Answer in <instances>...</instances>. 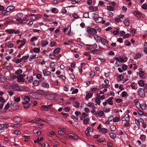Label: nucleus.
I'll return each instance as SVG.
<instances>
[{"label":"nucleus","instance_id":"obj_28","mask_svg":"<svg viewBox=\"0 0 147 147\" xmlns=\"http://www.w3.org/2000/svg\"><path fill=\"white\" fill-rule=\"evenodd\" d=\"M7 13L6 9L3 10L2 11L0 15L2 17H4L7 14Z\"/></svg>","mask_w":147,"mask_h":147},{"label":"nucleus","instance_id":"obj_47","mask_svg":"<svg viewBox=\"0 0 147 147\" xmlns=\"http://www.w3.org/2000/svg\"><path fill=\"white\" fill-rule=\"evenodd\" d=\"M39 82L38 80H35L33 82V84L34 86H37L39 84Z\"/></svg>","mask_w":147,"mask_h":147},{"label":"nucleus","instance_id":"obj_20","mask_svg":"<svg viewBox=\"0 0 147 147\" xmlns=\"http://www.w3.org/2000/svg\"><path fill=\"white\" fill-rule=\"evenodd\" d=\"M26 42V40L25 39H21V44L20 46L19 47V48H21L24 45H25Z\"/></svg>","mask_w":147,"mask_h":147},{"label":"nucleus","instance_id":"obj_57","mask_svg":"<svg viewBox=\"0 0 147 147\" xmlns=\"http://www.w3.org/2000/svg\"><path fill=\"white\" fill-rule=\"evenodd\" d=\"M94 106V103L92 102H89L88 104V107H92Z\"/></svg>","mask_w":147,"mask_h":147},{"label":"nucleus","instance_id":"obj_5","mask_svg":"<svg viewBox=\"0 0 147 147\" xmlns=\"http://www.w3.org/2000/svg\"><path fill=\"white\" fill-rule=\"evenodd\" d=\"M10 107L11 109L13 110L17 109L18 108V103L15 102H11Z\"/></svg>","mask_w":147,"mask_h":147},{"label":"nucleus","instance_id":"obj_17","mask_svg":"<svg viewBox=\"0 0 147 147\" xmlns=\"http://www.w3.org/2000/svg\"><path fill=\"white\" fill-rule=\"evenodd\" d=\"M124 16L122 14H121L116 17L115 19V21L117 22H119L121 21V19L124 17Z\"/></svg>","mask_w":147,"mask_h":147},{"label":"nucleus","instance_id":"obj_49","mask_svg":"<svg viewBox=\"0 0 147 147\" xmlns=\"http://www.w3.org/2000/svg\"><path fill=\"white\" fill-rule=\"evenodd\" d=\"M58 133L59 135H63L65 133V132L63 130L61 129V130L59 131Z\"/></svg>","mask_w":147,"mask_h":147},{"label":"nucleus","instance_id":"obj_54","mask_svg":"<svg viewBox=\"0 0 147 147\" xmlns=\"http://www.w3.org/2000/svg\"><path fill=\"white\" fill-rule=\"evenodd\" d=\"M123 79V76L122 75H119L117 78V80L118 81H121Z\"/></svg>","mask_w":147,"mask_h":147},{"label":"nucleus","instance_id":"obj_62","mask_svg":"<svg viewBox=\"0 0 147 147\" xmlns=\"http://www.w3.org/2000/svg\"><path fill=\"white\" fill-rule=\"evenodd\" d=\"M9 103H7L5 106L4 109L5 110L7 109L9 107Z\"/></svg>","mask_w":147,"mask_h":147},{"label":"nucleus","instance_id":"obj_6","mask_svg":"<svg viewBox=\"0 0 147 147\" xmlns=\"http://www.w3.org/2000/svg\"><path fill=\"white\" fill-rule=\"evenodd\" d=\"M30 18L32 20H35L40 18L41 17V16L40 14H33L30 16Z\"/></svg>","mask_w":147,"mask_h":147},{"label":"nucleus","instance_id":"obj_14","mask_svg":"<svg viewBox=\"0 0 147 147\" xmlns=\"http://www.w3.org/2000/svg\"><path fill=\"white\" fill-rule=\"evenodd\" d=\"M96 97H96L95 100L96 102L98 105H100L101 102L100 98H99V97H100V94H98L97 95Z\"/></svg>","mask_w":147,"mask_h":147},{"label":"nucleus","instance_id":"obj_3","mask_svg":"<svg viewBox=\"0 0 147 147\" xmlns=\"http://www.w3.org/2000/svg\"><path fill=\"white\" fill-rule=\"evenodd\" d=\"M5 32L9 34L14 33L15 34H19L20 32L18 30H16L14 29H8L5 30Z\"/></svg>","mask_w":147,"mask_h":147},{"label":"nucleus","instance_id":"obj_19","mask_svg":"<svg viewBox=\"0 0 147 147\" xmlns=\"http://www.w3.org/2000/svg\"><path fill=\"white\" fill-rule=\"evenodd\" d=\"M23 104H24L23 105L24 108L26 109L30 107L31 105V103L28 102H23Z\"/></svg>","mask_w":147,"mask_h":147},{"label":"nucleus","instance_id":"obj_55","mask_svg":"<svg viewBox=\"0 0 147 147\" xmlns=\"http://www.w3.org/2000/svg\"><path fill=\"white\" fill-rule=\"evenodd\" d=\"M28 81L30 82H31L33 81V77L30 76L27 78Z\"/></svg>","mask_w":147,"mask_h":147},{"label":"nucleus","instance_id":"obj_41","mask_svg":"<svg viewBox=\"0 0 147 147\" xmlns=\"http://www.w3.org/2000/svg\"><path fill=\"white\" fill-rule=\"evenodd\" d=\"M21 126V124L20 123H17L14 124L12 126V127H20Z\"/></svg>","mask_w":147,"mask_h":147},{"label":"nucleus","instance_id":"obj_9","mask_svg":"<svg viewBox=\"0 0 147 147\" xmlns=\"http://www.w3.org/2000/svg\"><path fill=\"white\" fill-rule=\"evenodd\" d=\"M138 94L140 97H144L145 96V92L144 89L142 88L139 89Z\"/></svg>","mask_w":147,"mask_h":147},{"label":"nucleus","instance_id":"obj_50","mask_svg":"<svg viewBox=\"0 0 147 147\" xmlns=\"http://www.w3.org/2000/svg\"><path fill=\"white\" fill-rule=\"evenodd\" d=\"M73 105L74 106L78 107H79L80 104L78 102L74 101L73 103Z\"/></svg>","mask_w":147,"mask_h":147},{"label":"nucleus","instance_id":"obj_26","mask_svg":"<svg viewBox=\"0 0 147 147\" xmlns=\"http://www.w3.org/2000/svg\"><path fill=\"white\" fill-rule=\"evenodd\" d=\"M40 109L41 110L43 111H48V109L46 105H43L40 107Z\"/></svg>","mask_w":147,"mask_h":147},{"label":"nucleus","instance_id":"obj_13","mask_svg":"<svg viewBox=\"0 0 147 147\" xmlns=\"http://www.w3.org/2000/svg\"><path fill=\"white\" fill-rule=\"evenodd\" d=\"M91 52L94 55H100L101 52H102V51L100 50L99 49H95L92 51Z\"/></svg>","mask_w":147,"mask_h":147},{"label":"nucleus","instance_id":"obj_23","mask_svg":"<svg viewBox=\"0 0 147 147\" xmlns=\"http://www.w3.org/2000/svg\"><path fill=\"white\" fill-rule=\"evenodd\" d=\"M103 20L102 18L98 16L96 18L95 20L94 21L97 23H100Z\"/></svg>","mask_w":147,"mask_h":147},{"label":"nucleus","instance_id":"obj_46","mask_svg":"<svg viewBox=\"0 0 147 147\" xmlns=\"http://www.w3.org/2000/svg\"><path fill=\"white\" fill-rule=\"evenodd\" d=\"M24 100L26 102H28L30 100V97L28 96H26L24 98Z\"/></svg>","mask_w":147,"mask_h":147},{"label":"nucleus","instance_id":"obj_16","mask_svg":"<svg viewBox=\"0 0 147 147\" xmlns=\"http://www.w3.org/2000/svg\"><path fill=\"white\" fill-rule=\"evenodd\" d=\"M57 96V94L56 93H53L50 95V96L49 97L47 96V98L53 100L55 99Z\"/></svg>","mask_w":147,"mask_h":147},{"label":"nucleus","instance_id":"obj_45","mask_svg":"<svg viewBox=\"0 0 147 147\" xmlns=\"http://www.w3.org/2000/svg\"><path fill=\"white\" fill-rule=\"evenodd\" d=\"M14 100L16 102H18L20 101V97H14Z\"/></svg>","mask_w":147,"mask_h":147},{"label":"nucleus","instance_id":"obj_43","mask_svg":"<svg viewBox=\"0 0 147 147\" xmlns=\"http://www.w3.org/2000/svg\"><path fill=\"white\" fill-rule=\"evenodd\" d=\"M92 17L93 18L94 20H95L98 16L97 14L94 13H92Z\"/></svg>","mask_w":147,"mask_h":147},{"label":"nucleus","instance_id":"obj_29","mask_svg":"<svg viewBox=\"0 0 147 147\" xmlns=\"http://www.w3.org/2000/svg\"><path fill=\"white\" fill-rule=\"evenodd\" d=\"M90 120V119L89 118H86L84 119L83 120V124L84 125H86L88 123Z\"/></svg>","mask_w":147,"mask_h":147},{"label":"nucleus","instance_id":"obj_36","mask_svg":"<svg viewBox=\"0 0 147 147\" xmlns=\"http://www.w3.org/2000/svg\"><path fill=\"white\" fill-rule=\"evenodd\" d=\"M60 50L61 49L60 48H57L54 50L53 53L54 54H58L60 51Z\"/></svg>","mask_w":147,"mask_h":147},{"label":"nucleus","instance_id":"obj_61","mask_svg":"<svg viewBox=\"0 0 147 147\" xmlns=\"http://www.w3.org/2000/svg\"><path fill=\"white\" fill-rule=\"evenodd\" d=\"M33 51L34 52L37 53H38L40 52V50L38 48H34L33 49Z\"/></svg>","mask_w":147,"mask_h":147},{"label":"nucleus","instance_id":"obj_40","mask_svg":"<svg viewBox=\"0 0 147 147\" xmlns=\"http://www.w3.org/2000/svg\"><path fill=\"white\" fill-rule=\"evenodd\" d=\"M48 42L45 40L43 41L42 42V46L43 47H45L46 45H48Z\"/></svg>","mask_w":147,"mask_h":147},{"label":"nucleus","instance_id":"obj_11","mask_svg":"<svg viewBox=\"0 0 147 147\" xmlns=\"http://www.w3.org/2000/svg\"><path fill=\"white\" fill-rule=\"evenodd\" d=\"M71 28L70 26H68L67 29L64 28L63 29V31L64 32L66 35L69 34L71 32Z\"/></svg>","mask_w":147,"mask_h":147},{"label":"nucleus","instance_id":"obj_64","mask_svg":"<svg viewBox=\"0 0 147 147\" xmlns=\"http://www.w3.org/2000/svg\"><path fill=\"white\" fill-rule=\"evenodd\" d=\"M91 108H92V110L91 111V112L92 113H94L95 112V109L96 108L95 106L94 105V106L92 107Z\"/></svg>","mask_w":147,"mask_h":147},{"label":"nucleus","instance_id":"obj_52","mask_svg":"<svg viewBox=\"0 0 147 147\" xmlns=\"http://www.w3.org/2000/svg\"><path fill=\"white\" fill-rule=\"evenodd\" d=\"M44 138L42 137H40V139H39V138H37V141H34V142L35 143H38L39 142H40L42 141Z\"/></svg>","mask_w":147,"mask_h":147},{"label":"nucleus","instance_id":"obj_42","mask_svg":"<svg viewBox=\"0 0 147 147\" xmlns=\"http://www.w3.org/2000/svg\"><path fill=\"white\" fill-rule=\"evenodd\" d=\"M146 105L145 103H143L141 105V108L142 110H145L146 109Z\"/></svg>","mask_w":147,"mask_h":147},{"label":"nucleus","instance_id":"obj_10","mask_svg":"<svg viewBox=\"0 0 147 147\" xmlns=\"http://www.w3.org/2000/svg\"><path fill=\"white\" fill-rule=\"evenodd\" d=\"M42 71L44 76H49L51 74V72L46 69H43Z\"/></svg>","mask_w":147,"mask_h":147},{"label":"nucleus","instance_id":"obj_38","mask_svg":"<svg viewBox=\"0 0 147 147\" xmlns=\"http://www.w3.org/2000/svg\"><path fill=\"white\" fill-rule=\"evenodd\" d=\"M138 84L139 86H143L144 85V82L142 80H140L138 82Z\"/></svg>","mask_w":147,"mask_h":147},{"label":"nucleus","instance_id":"obj_37","mask_svg":"<svg viewBox=\"0 0 147 147\" xmlns=\"http://www.w3.org/2000/svg\"><path fill=\"white\" fill-rule=\"evenodd\" d=\"M113 98V97H111L107 100L108 102V104L110 105H112L113 104V102L112 101V99Z\"/></svg>","mask_w":147,"mask_h":147},{"label":"nucleus","instance_id":"obj_27","mask_svg":"<svg viewBox=\"0 0 147 147\" xmlns=\"http://www.w3.org/2000/svg\"><path fill=\"white\" fill-rule=\"evenodd\" d=\"M100 41L102 44L103 45H107L108 44L107 41L104 38H102Z\"/></svg>","mask_w":147,"mask_h":147},{"label":"nucleus","instance_id":"obj_48","mask_svg":"<svg viewBox=\"0 0 147 147\" xmlns=\"http://www.w3.org/2000/svg\"><path fill=\"white\" fill-rule=\"evenodd\" d=\"M38 123L39 124L38 125L39 128L41 129L44 127V125L43 124H42L40 122H38Z\"/></svg>","mask_w":147,"mask_h":147},{"label":"nucleus","instance_id":"obj_56","mask_svg":"<svg viewBox=\"0 0 147 147\" xmlns=\"http://www.w3.org/2000/svg\"><path fill=\"white\" fill-rule=\"evenodd\" d=\"M110 129L112 131H114L116 129L115 126L114 125H112L110 126Z\"/></svg>","mask_w":147,"mask_h":147},{"label":"nucleus","instance_id":"obj_21","mask_svg":"<svg viewBox=\"0 0 147 147\" xmlns=\"http://www.w3.org/2000/svg\"><path fill=\"white\" fill-rule=\"evenodd\" d=\"M15 7L13 6H9L7 7L6 8L7 11L9 12L10 11L13 10L14 9Z\"/></svg>","mask_w":147,"mask_h":147},{"label":"nucleus","instance_id":"obj_34","mask_svg":"<svg viewBox=\"0 0 147 147\" xmlns=\"http://www.w3.org/2000/svg\"><path fill=\"white\" fill-rule=\"evenodd\" d=\"M109 135L111 138L113 139H115L117 137L116 135L115 134L113 133H111Z\"/></svg>","mask_w":147,"mask_h":147},{"label":"nucleus","instance_id":"obj_32","mask_svg":"<svg viewBox=\"0 0 147 147\" xmlns=\"http://www.w3.org/2000/svg\"><path fill=\"white\" fill-rule=\"evenodd\" d=\"M99 132H101L103 133H107V129L105 128H100L99 130Z\"/></svg>","mask_w":147,"mask_h":147},{"label":"nucleus","instance_id":"obj_8","mask_svg":"<svg viewBox=\"0 0 147 147\" xmlns=\"http://www.w3.org/2000/svg\"><path fill=\"white\" fill-rule=\"evenodd\" d=\"M12 119L13 121L15 123L19 122L22 120L21 118L18 116L14 117L12 118Z\"/></svg>","mask_w":147,"mask_h":147},{"label":"nucleus","instance_id":"obj_31","mask_svg":"<svg viewBox=\"0 0 147 147\" xmlns=\"http://www.w3.org/2000/svg\"><path fill=\"white\" fill-rule=\"evenodd\" d=\"M42 86L44 88H49V84L46 82H43L42 84Z\"/></svg>","mask_w":147,"mask_h":147},{"label":"nucleus","instance_id":"obj_44","mask_svg":"<svg viewBox=\"0 0 147 147\" xmlns=\"http://www.w3.org/2000/svg\"><path fill=\"white\" fill-rule=\"evenodd\" d=\"M95 114H98V115L99 116L101 117V116H102L104 114V112H103V111H99L98 112V113H96H96Z\"/></svg>","mask_w":147,"mask_h":147},{"label":"nucleus","instance_id":"obj_2","mask_svg":"<svg viewBox=\"0 0 147 147\" xmlns=\"http://www.w3.org/2000/svg\"><path fill=\"white\" fill-rule=\"evenodd\" d=\"M87 34L90 37L94 35V34H96L97 33V31L94 28H92L90 27H88L87 28Z\"/></svg>","mask_w":147,"mask_h":147},{"label":"nucleus","instance_id":"obj_4","mask_svg":"<svg viewBox=\"0 0 147 147\" xmlns=\"http://www.w3.org/2000/svg\"><path fill=\"white\" fill-rule=\"evenodd\" d=\"M121 120L122 121H125L127 123L125 125L126 126H127L129 125V121L130 119L128 115L126 114L122 118Z\"/></svg>","mask_w":147,"mask_h":147},{"label":"nucleus","instance_id":"obj_30","mask_svg":"<svg viewBox=\"0 0 147 147\" xmlns=\"http://www.w3.org/2000/svg\"><path fill=\"white\" fill-rule=\"evenodd\" d=\"M13 88L15 89V90L16 91H21L22 90V89L20 88L18 85H16L13 86Z\"/></svg>","mask_w":147,"mask_h":147},{"label":"nucleus","instance_id":"obj_58","mask_svg":"<svg viewBox=\"0 0 147 147\" xmlns=\"http://www.w3.org/2000/svg\"><path fill=\"white\" fill-rule=\"evenodd\" d=\"M119 121V119L117 117H115L113 118V121L115 122H118Z\"/></svg>","mask_w":147,"mask_h":147},{"label":"nucleus","instance_id":"obj_35","mask_svg":"<svg viewBox=\"0 0 147 147\" xmlns=\"http://www.w3.org/2000/svg\"><path fill=\"white\" fill-rule=\"evenodd\" d=\"M129 20L128 19H125V20L124 21V24L127 26H128L129 25Z\"/></svg>","mask_w":147,"mask_h":147},{"label":"nucleus","instance_id":"obj_60","mask_svg":"<svg viewBox=\"0 0 147 147\" xmlns=\"http://www.w3.org/2000/svg\"><path fill=\"white\" fill-rule=\"evenodd\" d=\"M82 117L84 119H86L87 118V117L88 116V115L85 113H82Z\"/></svg>","mask_w":147,"mask_h":147},{"label":"nucleus","instance_id":"obj_24","mask_svg":"<svg viewBox=\"0 0 147 147\" xmlns=\"http://www.w3.org/2000/svg\"><path fill=\"white\" fill-rule=\"evenodd\" d=\"M115 59L119 62H125V59L123 57H119L118 58H115Z\"/></svg>","mask_w":147,"mask_h":147},{"label":"nucleus","instance_id":"obj_18","mask_svg":"<svg viewBox=\"0 0 147 147\" xmlns=\"http://www.w3.org/2000/svg\"><path fill=\"white\" fill-rule=\"evenodd\" d=\"M133 14L136 17L140 18L141 17V13L138 11H135L133 12Z\"/></svg>","mask_w":147,"mask_h":147},{"label":"nucleus","instance_id":"obj_15","mask_svg":"<svg viewBox=\"0 0 147 147\" xmlns=\"http://www.w3.org/2000/svg\"><path fill=\"white\" fill-rule=\"evenodd\" d=\"M94 37L96 41L97 42H99L102 38L100 36L97 35H95L94 36Z\"/></svg>","mask_w":147,"mask_h":147},{"label":"nucleus","instance_id":"obj_53","mask_svg":"<svg viewBox=\"0 0 147 147\" xmlns=\"http://www.w3.org/2000/svg\"><path fill=\"white\" fill-rule=\"evenodd\" d=\"M22 73V70L21 69H19L17 70L15 72L16 74L18 75L21 74Z\"/></svg>","mask_w":147,"mask_h":147},{"label":"nucleus","instance_id":"obj_39","mask_svg":"<svg viewBox=\"0 0 147 147\" xmlns=\"http://www.w3.org/2000/svg\"><path fill=\"white\" fill-rule=\"evenodd\" d=\"M141 55L140 53H138L134 57V59H136L141 57Z\"/></svg>","mask_w":147,"mask_h":147},{"label":"nucleus","instance_id":"obj_22","mask_svg":"<svg viewBox=\"0 0 147 147\" xmlns=\"http://www.w3.org/2000/svg\"><path fill=\"white\" fill-rule=\"evenodd\" d=\"M89 8L91 10L93 11H96L98 10V7L96 6H90Z\"/></svg>","mask_w":147,"mask_h":147},{"label":"nucleus","instance_id":"obj_51","mask_svg":"<svg viewBox=\"0 0 147 147\" xmlns=\"http://www.w3.org/2000/svg\"><path fill=\"white\" fill-rule=\"evenodd\" d=\"M83 16L84 18H89V13L87 12L83 14Z\"/></svg>","mask_w":147,"mask_h":147},{"label":"nucleus","instance_id":"obj_33","mask_svg":"<svg viewBox=\"0 0 147 147\" xmlns=\"http://www.w3.org/2000/svg\"><path fill=\"white\" fill-rule=\"evenodd\" d=\"M92 95L91 94L90 92H89L86 96V100H88L89 98H90L92 96Z\"/></svg>","mask_w":147,"mask_h":147},{"label":"nucleus","instance_id":"obj_7","mask_svg":"<svg viewBox=\"0 0 147 147\" xmlns=\"http://www.w3.org/2000/svg\"><path fill=\"white\" fill-rule=\"evenodd\" d=\"M87 48L89 49H96L97 47V45L94 43L92 45H86Z\"/></svg>","mask_w":147,"mask_h":147},{"label":"nucleus","instance_id":"obj_1","mask_svg":"<svg viewBox=\"0 0 147 147\" xmlns=\"http://www.w3.org/2000/svg\"><path fill=\"white\" fill-rule=\"evenodd\" d=\"M23 14L22 13H18L16 15L17 18H16V20L19 23H25L27 22V21L26 20L27 16L24 17H23Z\"/></svg>","mask_w":147,"mask_h":147},{"label":"nucleus","instance_id":"obj_12","mask_svg":"<svg viewBox=\"0 0 147 147\" xmlns=\"http://www.w3.org/2000/svg\"><path fill=\"white\" fill-rule=\"evenodd\" d=\"M17 81L19 82H24L25 80L23 78V76L20 75L17 77Z\"/></svg>","mask_w":147,"mask_h":147},{"label":"nucleus","instance_id":"obj_25","mask_svg":"<svg viewBox=\"0 0 147 147\" xmlns=\"http://www.w3.org/2000/svg\"><path fill=\"white\" fill-rule=\"evenodd\" d=\"M69 137L73 139H76L78 138V137L75 135L74 134H67Z\"/></svg>","mask_w":147,"mask_h":147},{"label":"nucleus","instance_id":"obj_59","mask_svg":"<svg viewBox=\"0 0 147 147\" xmlns=\"http://www.w3.org/2000/svg\"><path fill=\"white\" fill-rule=\"evenodd\" d=\"M107 9L110 11H112L114 9V8L113 7L110 6H108L107 7Z\"/></svg>","mask_w":147,"mask_h":147},{"label":"nucleus","instance_id":"obj_63","mask_svg":"<svg viewBox=\"0 0 147 147\" xmlns=\"http://www.w3.org/2000/svg\"><path fill=\"white\" fill-rule=\"evenodd\" d=\"M21 133V131L19 130H16L14 131V134L16 135L20 134Z\"/></svg>","mask_w":147,"mask_h":147}]
</instances>
